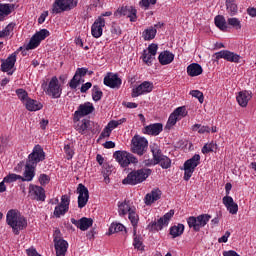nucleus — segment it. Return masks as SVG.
Wrapping results in <instances>:
<instances>
[{
	"label": "nucleus",
	"mask_w": 256,
	"mask_h": 256,
	"mask_svg": "<svg viewBox=\"0 0 256 256\" xmlns=\"http://www.w3.org/2000/svg\"><path fill=\"white\" fill-rule=\"evenodd\" d=\"M54 247L56 256H65V253H67V249L69 247V243L67 240H63L56 236L54 237Z\"/></svg>",
	"instance_id": "obj_22"
},
{
	"label": "nucleus",
	"mask_w": 256,
	"mask_h": 256,
	"mask_svg": "<svg viewBox=\"0 0 256 256\" xmlns=\"http://www.w3.org/2000/svg\"><path fill=\"white\" fill-rule=\"evenodd\" d=\"M103 98V91H101V88H99V85H94L92 88V99L95 101V103L101 101Z\"/></svg>",
	"instance_id": "obj_35"
},
{
	"label": "nucleus",
	"mask_w": 256,
	"mask_h": 256,
	"mask_svg": "<svg viewBox=\"0 0 256 256\" xmlns=\"http://www.w3.org/2000/svg\"><path fill=\"white\" fill-rule=\"evenodd\" d=\"M121 231H127L125 226L121 223H112L109 227L108 235H113V233H120Z\"/></svg>",
	"instance_id": "obj_36"
},
{
	"label": "nucleus",
	"mask_w": 256,
	"mask_h": 256,
	"mask_svg": "<svg viewBox=\"0 0 256 256\" xmlns=\"http://www.w3.org/2000/svg\"><path fill=\"white\" fill-rule=\"evenodd\" d=\"M157 0H141L139 2L140 7H144V9H149L150 5H156Z\"/></svg>",
	"instance_id": "obj_57"
},
{
	"label": "nucleus",
	"mask_w": 256,
	"mask_h": 256,
	"mask_svg": "<svg viewBox=\"0 0 256 256\" xmlns=\"http://www.w3.org/2000/svg\"><path fill=\"white\" fill-rule=\"evenodd\" d=\"M64 151L67 155V159H73V155H75V152L73 151V149H71V146L69 144L64 146Z\"/></svg>",
	"instance_id": "obj_61"
},
{
	"label": "nucleus",
	"mask_w": 256,
	"mask_h": 256,
	"mask_svg": "<svg viewBox=\"0 0 256 256\" xmlns=\"http://www.w3.org/2000/svg\"><path fill=\"white\" fill-rule=\"evenodd\" d=\"M89 73V69L82 67V68H77L73 78L69 82V87L70 89H77L81 83H85V80H83V77Z\"/></svg>",
	"instance_id": "obj_14"
},
{
	"label": "nucleus",
	"mask_w": 256,
	"mask_h": 256,
	"mask_svg": "<svg viewBox=\"0 0 256 256\" xmlns=\"http://www.w3.org/2000/svg\"><path fill=\"white\" fill-rule=\"evenodd\" d=\"M251 97V92L247 90L240 91L236 97L238 105H240V107H246L249 101H251Z\"/></svg>",
	"instance_id": "obj_26"
},
{
	"label": "nucleus",
	"mask_w": 256,
	"mask_h": 256,
	"mask_svg": "<svg viewBox=\"0 0 256 256\" xmlns=\"http://www.w3.org/2000/svg\"><path fill=\"white\" fill-rule=\"evenodd\" d=\"M91 87H93V84L91 82H86L85 84H82V86L80 88V92L85 93L86 91H89V89H91Z\"/></svg>",
	"instance_id": "obj_64"
},
{
	"label": "nucleus",
	"mask_w": 256,
	"mask_h": 256,
	"mask_svg": "<svg viewBox=\"0 0 256 256\" xmlns=\"http://www.w3.org/2000/svg\"><path fill=\"white\" fill-rule=\"evenodd\" d=\"M78 193V207L83 209L87 203H89V189L83 184H79L77 187Z\"/></svg>",
	"instance_id": "obj_15"
},
{
	"label": "nucleus",
	"mask_w": 256,
	"mask_h": 256,
	"mask_svg": "<svg viewBox=\"0 0 256 256\" xmlns=\"http://www.w3.org/2000/svg\"><path fill=\"white\" fill-rule=\"evenodd\" d=\"M214 57V61H219V59H225V61H229L230 63H239V61H241V55L229 50H221L216 52Z\"/></svg>",
	"instance_id": "obj_13"
},
{
	"label": "nucleus",
	"mask_w": 256,
	"mask_h": 256,
	"mask_svg": "<svg viewBox=\"0 0 256 256\" xmlns=\"http://www.w3.org/2000/svg\"><path fill=\"white\" fill-rule=\"evenodd\" d=\"M103 27H105V18L100 16L94 21L91 27V33L95 39H99L103 35Z\"/></svg>",
	"instance_id": "obj_18"
},
{
	"label": "nucleus",
	"mask_w": 256,
	"mask_h": 256,
	"mask_svg": "<svg viewBox=\"0 0 256 256\" xmlns=\"http://www.w3.org/2000/svg\"><path fill=\"white\" fill-rule=\"evenodd\" d=\"M113 157L122 168L129 167L131 163H139L137 157L127 151L117 150L114 152Z\"/></svg>",
	"instance_id": "obj_7"
},
{
	"label": "nucleus",
	"mask_w": 256,
	"mask_h": 256,
	"mask_svg": "<svg viewBox=\"0 0 256 256\" xmlns=\"http://www.w3.org/2000/svg\"><path fill=\"white\" fill-rule=\"evenodd\" d=\"M1 63L2 73L13 75V71H11V69H13V67H15V63H17L16 53H12L7 59H1Z\"/></svg>",
	"instance_id": "obj_17"
},
{
	"label": "nucleus",
	"mask_w": 256,
	"mask_h": 256,
	"mask_svg": "<svg viewBox=\"0 0 256 256\" xmlns=\"http://www.w3.org/2000/svg\"><path fill=\"white\" fill-rule=\"evenodd\" d=\"M112 169H113V166H110L109 164H104L103 170H102L103 177H109V175L113 173Z\"/></svg>",
	"instance_id": "obj_58"
},
{
	"label": "nucleus",
	"mask_w": 256,
	"mask_h": 256,
	"mask_svg": "<svg viewBox=\"0 0 256 256\" xmlns=\"http://www.w3.org/2000/svg\"><path fill=\"white\" fill-rule=\"evenodd\" d=\"M6 223L12 228L14 235H19V231L27 228V218L15 209L7 212Z\"/></svg>",
	"instance_id": "obj_2"
},
{
	"label": "nucleus",
	"mask_w": 256,
	"mask_h": 256,
	"mask_svg": "<svg viewBox=\"0 0 256 256\" xmlns=\"http://www.w3.org/2000/svg\"><path fill=\"white\" fill-rule=\"evenodd\" d=\"M38 181H39L40 185L45 187V185H49V183L51 181V177H49V175H47V174H40Z\"/></svg>",
	"instance_id": "obj_55"
},
{
	"label": "nucleus",
	"mask_w": 256,
	"mask_h": 256,
	"mask_svg": "<svg viewBox=\"0 0 256 256\" xmlns=\"http://www.w3.org/2000/svg\"><path fill=\"white\" fill-rule=\"evenodd\" d=\"M142 61L146 63L148 67H151V65H153V61H155V55L148 53L147 50H143Z\"/></svg>",
	"instance_id": "obj_38"
},
{
	"label": "nucleus",
	"mask_w": 256,
	"mask_h": 256,
	"mask_svg": "<svg viewBox=\"0 0 256 256\" xmlns=\"http://www.w3.org/2000/svg\"><path fill=\"white\" fill-rule=\"evenodd\" d=\"M222 201L225 207L227 208V211H229L231 215H237V211H239V205H237V203L233 201V197L224 196Z\"/></svg>",
	"instance_id": "obj_24"
},
{
	"label": "nucleus",
	"mask_w": 256,
	"mask_h": 256,
	"mask_svg": "<svg viewBox=\"0 0 256 256\" xmlns=\"http://www.w3.org/2000/svg\"><path fill=\"white\" fill-rule=\"evenodd\" d=\"M34 35L37 37V39L41 43V41H45V39H47V37H49L51 33L47 29H41L40 31L36 32Z\"/></svg>",
	"instance_id": "obj_46"
},
{
	"label": "nucleus",
	"mask_w": 256,
	"mask_h": 256,
	"mask_svg": "<svg viewBox=\"0 0 256 256\" xmlns=\"http://www.w3.org/2000/svg\"><path fill=\"white\" fill-rule=\"evenodd\" d=\"M160 167H162V169H169L171 167V160L169 157L167 156H163L161 159H160V162L159 164Z\"/></svg>",
	"instance_id": "obj_52"
},
{
	"label": "nucleus",
	"mask_w": 256,
	"mask_h": 256,
	"mask_svg": "<svg viewBox=\"0 0 256 256\" xmlns=\"http://www.w3.org/2000/svg\"><path fill=\"white\" fill-rule=\"evenodd\" d=\"M179 119H181L178 115H176L174 112L172 114H170L168 122L166 127H168V129H171V127H173L174 125L177 124V122L179 121Z\"/></svg>",
	"instance_id": "obj_49"
},
{
	"label": "nucleus",
	"mask_w": 256,
	"mask_h": 256,
	"mask_svg": "<svg viewBox=\"0 0 256 256\" xmlns=\"http://www.w3.org/2000/svg\"><path fill=\"white\" fill-rule=\"evenodd\" d=\"M41 161H45V151H43V147L38 144L34 146L32 153L28 155L23 174L24 177L22 176V178H20L21 181H33V177H35V168Z\"/></svg>",
	"instance_id": "obj_1"
},
{
	"label": "nucleus",
	"mask_w": 256,
	"mask_h": 256,
	"mask_svg": "<svg viewBox=\"0 0 256 256\" xmlns=\"http://www.w3.org/2000/svg\"><path fill=\"white\" fill-rule=\"evenodd\" d=\"M203 73V67L198 63H192L187 67L189 77H199Z\"/></svg>",
	"instance_id": "obj_29"
},
{
	"label": "nucleus",
	"mask_w": 256,
	"mask_h": 256,
	"mask_svg": "<svg viewBox=\"0 0 256 256\" xmlns=\"http://www.w3.org/2000/svg\"><path fill=\"white\" fill-rule=\"evenodd\" d=\"M175 215V210H170L168 213L164 214L163 217L158 219V221H153L148 225L149 231H161L163 227L169 225V221Z\"/></svg>",
	"instance_id": "obj_10"
},
{
	"label": "nucleus",
	"mask_w": 256,
	"mask_h": 256,
	"mask_svg": "<svg viewBox=\"0 0 256 256\" xmlns=\"http://www.w3.org/2000/svg\"><path fill=\"white\" fill-rule=\"evenodd\" d=\"M71 203V196L65 194L61 196V202L58 204L60 207H63L69 211V205Z\"/></svg>",
	"instance_id": "obj_48"
},
{
	"label": "nucleus",
	"mask_w": 256,
	"mask_h": 256,
	"mask_svg": "<svg viewBox=\"0 0 256 256\" xmlns=\"http://www.w3.org/2000/svg\"><path fill=\"white\" fill-rule=\"evenodd\" d=\"M198 165H201V155L199 154H194L192 158L184 162V181H189L193 177Z\"/></svg>",
	"instance_id": "obj_8"
},
{
	"label": "nucleus",
	"mask_w": 256,
	"mask_h": 256,
	"mask_svg": "<svg viewBox=\"0 0 256 256\" xmlns=\"http://www.w3.org/2000/svg\"><path fill=\"white\" fill-rule=\"evenodd\" d=\"M79 0H55L52 5L51 13L52 15H58L59 13H64V11H71L75 9Z\"/></svg>",
	"instance_id": "obj_6"
},
{
	"label": "nucleus",
	"mask_w": 256,
	"mask_h": 256,
	"mask_svg": "<svg viewBox=\"0 0 256 256\" xmlns=\"http://www.w3.org/2000/svg\"><path fill=\"white\" fill-rule=\"evenodd\" d=\"M122 83L123 81L117 74L109 73V75L104 77V85H106V87H110V89H119Z\"/></svg>",
	"instance_id": "obj_20"
},
{
	"label": "nucleus",
	"mask_w": 256,
	"mask_h": 256,
	"mask_svg": "<svg viewBox=\"0 0 256 256\" xmlns=\"http://www.w3.org/2000/svg\"><path fill=\"white\" fill-rule=\"evenodd\" d=\"M95 111V106H93V103L86 102L84 104H80L78 107V110L74 113L73 121L74 123H79V120L81 117H86V115H91Z\"/></svg>",
	"instance_id": "obj_12"
},
{
	"label": "nucleus",
	"mask_w": 256,
	"mask_h": 256,
	"mask_svg": "<svg viewBox=\"0 0 256 256\" xmlns=\"http://www.w3.org/2000/svg\"><path fill=\"white\" fill-rule=\"evenodd\" d=\"M185 232V225L178 224L170 227V235L172 239H177V237H181Z\"/></svg>",
	"instance_id": "obj_30"
},
{
	"label": "nucleus",
	"mask_w": 256,
	"mask_h": 256,
	"mask_svg": "<svg viewBox=\"0 0 256 256\" xmlns=\"http://www.w3.org/2000/svg\"><path fill=\"white\" fill-rule=\"evenodd\" d=\"M29 189V193L31 197H33V199H35L36 201H45L47 196L45 195L44 187L30 184Z\"/></svg>",
	"instance_id": "obj_21"
},
{
	"label": "nucleus",
	"mask_w": 256,
	"mask_h": 256,
	"mask_svg": "<svg viewBox=\"0 0 256 256\" xmlns=\"http://www.w3.org/2000/svg\"><path fill=\"white\" fill-rule=\"evenodd\" d=\"M174 59H175V54L169 52V50H165L161 52L158 56L160 65H169L173 63Z\"/></svg>",
	"instance_id": "obj_25"
},
{
	"label": "nucleus",
	"mask_w": 256,
	"mask_h": 256,
	"mask_svg": "<svg viewBox=\"0 0 256 256\" xmlns=\"http://www.w3.org/2000/svg\"><path fill=\"white\" fill-rule=\"evenodd\" d=\"M156 35H157V29L153 28V26H151L148 29H145L142 33V37L144 41H151Z\"/></svg>",
	"instance_id": "obj_32"
},
{
	"label": "nucleus",
	"mask_w": 256,
	"mask_h": 256,
	"mask_svg": "<svg viewBox=\"0 0 256 256\" xmlns=\"http://www.w3.org/2000/svg\"><path fill=\"white\" fill-rule=\"evenodd\" d=\"M192 131H198L200 135H203L204 133H211V128L209 126H202L201 124H194Z\"/></svg>",
	"instance_id": "obj_40"
},
{
	"label": "nucleus",
	"mask_w": 256,
	"mask_h": 256,
	"mask_svg": "<svg viewBox=\"0 0 256 256\" xmlns=\"http://www.w3.org/2000/svg\"><path fill=\"white\" fill-rule=\"evenodd\" d=\"M38 45H41V42L37 39L35 35H33L26 46V51H29L31 49H37Z\"/></svg>",
	"instance_id": "obj_44"
},
{
	"label": "nucleus",
	"mask_w": 256,
	"mask_h": 256,
	"mask_svg": "<svg viewBox=\"0 0 256 256\" xmlns=\"http://www.w3.org/2000/svg\"><path fill=\"white\" fill-rule=\"evenodd\" d=\"M133 235H134V242H133L134 248L141 249L143 245V237H141V235H137V229H134Z\"/></svg>",
	"instance_id": "obj_41"
},
{
	"label": "nucleus",
	"mask_w": 256,
	"mask_h": 256,
	"mask_svg": "<svg viewBox=\"0 0 256 256\" xmlns=\"http://www.w3.org/2000/svg\"><path fill=\"white\" fill-rule=\"evenodd\" d=\"M71 224L75 225L80 231H87L90 227H93V218L82 217L79 220L71 218Z\"/></svg>",
	"instance_id": "obj_19"
},
{
	"label": "nucleus",
	"mask_w": 256,
	"mask_h": 256,
	"mask_svg": "<svg viewBox=\"0 0 256 256\" xmlns=\"http://www.w3.org/2000/svg\"><path fill=\"white\" fill-rule=\"evenodd\" d=\"M131 151L140 157L145 155L147 147H149V141L145 137L134 136L131 141Z\"/></svg>",
	"instance_id": "obj_9"
},
{
	"label": "nucleus",
	"mask_w": 256,
	"mask_h": 256,
	"mask_svg": "<svg viewBox=\"0 0 256 256\" xmlns=\"http://www.w3.org/2000/svg\"><path fill=\"white\" fill-rule=\"evenodd\" d=\"M15 23L14 22H11L9 23L3 31V33L5 34V37H9L11 35V31H13V29H15Z\"/></svg>",
	"instance_id": "obj_59"
},
{
	"label": "nucleus",
	"mask_w": 256,
	"mask_h": 256,
	"mask_svg": "<svg viewBox=\"0 0 256 256\" xmlns=\"http://www.w3.org/2000/svg\"><path fill=\"white\" fill-rule=\"evenodd\" d=\"M214 23L220 31H227L228 26H227V21L225 20V17L223 15H217L214 18Z\"/></svg>",
	"instance_id": "obj_31"
},
{
	"label": "nucleus",
	"mask_w": 256,
	"mask_h": 256,
	"mask_svg": "<svg viewBox=\"0 0 256 256\" xmlns=\"http://www.w3.org/2000/svg\"><path fill=\"white\" fill-rule=\"evenodd\" d=\"M227 24L230 25V27H233L236 30L241 29V21H239L238 18H228Z\"/></svg>",
	"instance_id": "obj_51"
},
{
	"label": "nucleus",
	"mask_w": 256,
	"mask_h": 256,
	"mask_svg": "<svg viewBox=\"0 0 256 256\" xmlns=\"http://www.w3.org/2000/svg\"><path fill=\"white\" fill-rule=\"evenodd\" d=\"M174 113L178 117H187V108L185 106L178 107L174 110Z\"/></svg>",
	"instance_id": "obj_56"
},
{
	"label": "nucleus",
	"mask_w": 256,
	"mask_h": 256,
	"mask_svg": "<svg viewBox=\"0 0 256 256\" xmlns=\"http://www.w3.org/2000/svg\"><path fill=\"white\" fill-rule=\"evenodd\" d=\"M111 131L112 130L106 126L101 132L99 139H105V137H111Z\"/></svg>",
	"instance_id": "obj_63"
},
{
	"label": "nucleus",
	"mask_w": 256,
	"mask_h": 256,
	"mask_svg": "<svg viewBox=\"0 0 256 256\" xmlns=\"http://www.w3.org/2000/svg\"><path fill=\"white\" fill-rule=\"evenodd\" d=\"M190 95H192L193 97L198 99L199 103H201V104L203 103V101H205V96L203 95V92H201L199 90L190 91Z\"/></svg>",
	"instance_id": "obj_53"
},
{
	"label": "nucleus",
	"mask_w": 256,
	"mask_h": 256,
	"mask_svg": "<svg viewBox=\"0 0 256 256\" xmlns=\"http://www.w3.org/2000/svg\"><path fill=\"white\" fill-rule=\"evenodd\" d=\"M118 211L119 215H127L129 212H131L133 209H131V206L127 202H122L118 205Z\"/></svg>",
	"instance_id": "obj_43"
},
{
	"label": "nucleus",
	"mask_w": 256,
	"mask_h": 256,
	"mask_svg": "<svg viewBox=\"0 0 256 256\" xmlns=\"http://www.w3.org/2000/svg\"><path fill=\"white\" fill-rule=\"evenodd\" d=\"M25 108L27 109V111H41V109H43V105L41 104V102L32 99V98H27V100L24 102Z\"/></svg>",
	"instance_id": "obj_27"
},
{
	"label": "nucleus",
	"mask_w": 256,
	"mask_h": 256,
	"mask_svg": "<svg viewBox=\"0 0 256 256\" xmlns=\"http://www.w3.org/2000/svg\"><path fill=\"white\" fill-rule=\"evenodd\" d=\"M226 11L231 17H234V15H237L239 8L236 3H226Z\"/></svg>",
	"instance_id": "obj_42"
},
{
	"label": "nucleus",
	"mask_w": 256,
	"mask_h": 256,
	"mask_svg": "<svg viewBox=\"0 0 256 256\" xmlns=\"http://www.w3.org/2000/svg\"><path fill=\"white\" fill-rule=\"evenodd\" d=\"M11 4H0V21H3L7 15H11Z\"/></svg>",
	"instance_id": "obj_34"
},
{
	"label": "nucleus",
	"mask_w": 256,
	"mask_h": 256,
	"mask_svg": "<svg viewBox=\"0 0 256 256\" xmlns=\"http://www.w3.org/2000/svg\"><path fill=\"white\" fill-rule=\"evenodd\" d=\"M128 213H129L128 219L131 221V224L135 229V227H137V224L139 223V216L137 215V213H135V210L133 209Z\"/></svg>",
	"instance_id": "obj_47"
},
{
	"label": "nucleus",
	"mask_w": 256,
	"mask_h": 256,
	"mask_svg": "<svg viewBox=\"0 0 256 256\" xmlns=\"http://www.w3.org/2000/svg\"><path fill=\"white\" fill-rule=\"evenodd\" d=\"M89 123H91L89 120L83 119L81 122L74 125V129H76L78 133H81V135H85V131L89 129Z\"/></svg>",
	"instance_id": "obj_33"
},
{
	"label": "nucleus",
	"mask_w": 256,
	"mask_h": 256,
	"mask_svg": "<svg viewBox=\"0 0 256 256\" xmlns=\"http://www.w3.org/2000/svg\"><path fill=\"white\" fill-rule=\"evenodd\" d=\"M114 17H116V19L127 17L130 19L131 23H135V21H137V9L133 6H122L114 12Z\"/></svg>",
	"instance_id": "obj_11"
},
{
	"label": "nucleus",
	"mask_w": 256,
	"mask_h": 256,
	"mask_svg": "<svg viewBox=\"0 0 256 256\" xmlns=\"http://www.w3.org/2000/svg\"><path fill=\"white\" fill-rule=\"evenodd\" d=\"M111 33L112 35H116V37H119V35H121V27L115 22L112 23Z\"/></svg>",
	"instance_id": "obj_60"
},
{
	"label": "nucleus",
	"mask_w": 256,
	"mask_h": 256,
	"mask_svg": "<svg viewBox=\"0 0 256 256\" xmlns=\"http://www.w3.org/2000/svg\"><path fill=\"white\" fill-rule=\"evenodd\" d=\"M41 88L48 95V97H51L52 99H59L63 93V88H61V84H59V79L57 76H53L49 83L44 80Z\"/></svg>",
	"instance_id": "obj_4"
},
{
	"label": "nucleus",
	"mask_w": 256,
	"mask_h": 256,
	"mask_svg": "<svg viewBox=\"0 0 256 256\" xmlns=\"http://www.w3.org/2000/svg\"><path fill=\"white\" fill-rule=\"evenodd\" d=\"M16 95L22 103H25L27 101V99H29V93H27L26 90L23 88L17 89Z\"/></svg>",
	"instance_id": "obj_45"
},
{
	"label": "nucleus",
	"mask_w": 256,
	"mask_h": 256,
	"mask_svg": "<svg viewBox=\"0 0 256 256\" xmlns=\"http://www.w3.org/2000/svg\"><path fill=\"white\" fill-rule=\"evenodd\" d=\"M211 221V215L209 214H200L198 216H190L187 218V224L190 229H193L195 233H199L207 223Z\"/></svg>",
	"instance_id": "obj_5"
},
{
	"label": "nucleus",
	"mask_w": 256,
	"mask_h": 256,
	"mask_svg": "<svg viewBox=\"0 0 256 256\" xmlns=\"http://www.w3.org/2000/svg\"><path fill=\"white\" fill-rule=\"evenodd\" d=\"M153 83L150 81L142 82L138 87L132 89L131 97H139L145 95V93H151L153 91Z\"/></svg>",
	"instance_id": "obj_16"
},
{
	"label": "nucleus",
	"mask_w": 256,
	"mask_h": 256,
	"mask_svg": "<svg viewBox=\"0 0 256 256\" xmlns=\"http://www.w3.org/2000/svg\"><path fill=\"white\" fill-rule=\"evenodd\" d=\"M163 131L162 123H154L148 126H145L143 129V133L145 135H152V137H157Z\"/></svg>",
	"instance_id": "obj_23"
},
{
	"label": "nucleus",
	"mask_w": 256,
	"mask_h": 256,
	"mask_svg": "<svg viewBox=\"0 0 256 256\" xmlns=\"http://www.w3.org/2000/svg\"><path fill=\"white\" fill-rule=\"evenodd\" d=\"M153 173V170L149 168H140L138 170H133L128 173L127 177L122 180L123 185H139Z\"/></svg>",
	"instance_id": "obj_3"
},
{
	"label": "nucleus",
	"mask_w": 256,
	"mask_h": 256,
	"mask_svg": "<svg viewBox=\"0 0 256 256\" xmlns=\"http://www.w3.org/2000/svg\"><path fill=\"white\" fill-rule=\"evenodd\" d=\"M69 210H67V208H63V206H60V204H58L55 209H54V215L59 218L61 217V215H65V213H67Z\"/></svg>",
	"instance_id": "obj_54"
},
{
	"label": "nucleus",
	"mask_w": 256,
	"mask_h": 256,
	"mask_svg": "<svg viewBox=\"0 0 256 256\" xmlns=\"http://www.w3.org/2000/svg\"><path fill=\"white\" fill-rule=\"evenodd\" d=\"M159 199H161V190H152L151 193H148L145 196V205H152V203H155V201H159Z\"/></svg>",
	"instance_id": "obj_28"
},
{
	"label": "nucleus",
	"mask_w": 256,
	"mask_h": 256,
	"mask_svg": "<svg viewBox=\"0 0 256 256\" xmlns=\"http://www.w3.org/2000/svg\"><path fill=\"white\" fill-rule=\"evenodd\" d=\"M217 151V143L215 142H210V143H206L203 147H202V153L203 155H207L209 153H213Z\"/></svg>",
	"instance_id": "obj_37"
},
{
	"label": "nucleus",
	"mask_w": 256,
	"mask_h": 256,
	"mask_svg": "<svg viewBox=\"0 0 256 256\" xmlns=\"http://www.w3.org/2000/svg\"><path fill=\"white\" fill-rule=\"evenodd\" d=\"M151 152L153 155V159L155 160V163H161V159H163V157L165 155H163V151H161L158 147H153L151 148Z\"/></svg>",
	"instance_id": "obj_39"
},
{
	"label": "nucleus",
	"mask_w": 256,
	"mask_h": 256,
	"mask_svg": "<svg viewBox=\"0 0 256 256\" xmlns=\"http://www.w3.org/2000/svg\"><path fill=\"white\" fill-rule=\"evenodd\" d=\"M22 179L21 175H17V174H8L7 176L4 177V183H15V181Z\"/></svg>",
	"instance_id": "obj_50"
},
{
	"label": "nucleus",
	"mask_w": 256,
	"mask_h": 256,
	"mask_svg": "<svg viewBox=\"0 0 256 256\" xmlns=\"http://www.w3.org/2000/svg\"><path fill=\"white\" fill-rule=\"evenodd\" d=\"M159 49V46L155 43H152L148 46L147 53H150L151 55H157V50Z\"/></svg>",
	"instance_id": "obj_62"
}]
</instances>
